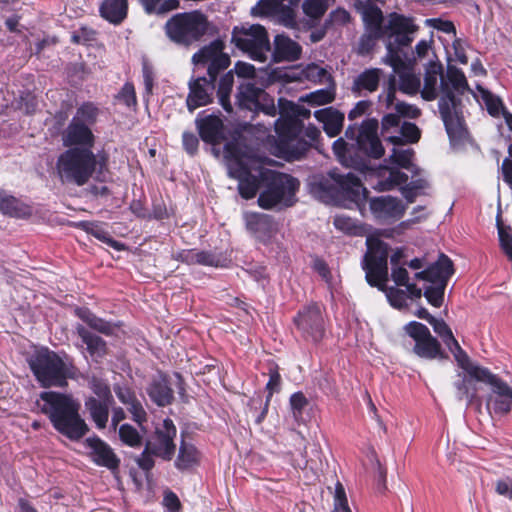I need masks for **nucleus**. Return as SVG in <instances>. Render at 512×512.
Wrapping results in <instances>:
<instances>
[{
  "mask_svg": "<svg viewBox=\"0 0 512 512\" xmlns=\"http://www.w3.org/2000/svg\"><path fill=\"white\" fill-rule=\"evenodd\" d=\"M370 212L379 223L392 224L402 218L406 206L392 196H379L369 200Z\"/></svg>",
  "mask_w": 512,
  "mask_h": 512,
  "instance_id": "6ab92c4d",
  "label": "nucleus"
},
{
  "mask_svg": "<svg viewBox=\"0 0 512 512\" xmlns=\"http://www.w3.org/2000/svg\"><path fill=\"white\" fill-rule=\"evenodd\" d=\"M299 182L287 174L275 175L268 187L259 195L258 204L264 209L289 207L295 202Z\"/></svg>",
  "mask_w": 512,
  "mask_h": 512,
  "instance_id": "ddd939ff",
  "label": "nucleus"
},
{
  "mask_svg": "<svg viewBox=\"0 0 512 512\" xmlns=\"http://www.w3.org/2000/svg\"><path fill=\"white\" fill-rule=\"evenodd\" d=\"M323 484L328 493L330 512H352L346 489L337 477L335 466L327 472Z\"/></svg>",
  "mask_w": 512,
  "mask_h": 512,
  "instance_id": "aec40b11",
  "label": "nucleus"
},
{
  "mask_svg": "<svg viewBox=\"0 0 512 512\" xmlns=\"http://www.w3.org/2000/svg\"><path fill=\"white\" fill-rule=\"evenodd\" d=\"M76 332L94 361H99L107 354L106 342L100 336L92 333L83 325H77Z\"/></svg>",
  "mask_w": 512,
  "mask_h": 512,
  "instance_id": "c756f323",
  "label": "nucleus"
},
{
  "mask_svg": "<svg viewBox=\"0 0 512 512\" xmlns=\"http://www.w3.org/2000/svg\"><path fill=\"white\" fill-rule=\"evenodd\" d=\"M76 315L83 320L91 329L104 334L106 336H112L119 329V325L117 323H112L106 321L90 310L86 308H78L76 309Z\"/></svg>",
  "mask_w": 512,
  "mask_h": 512,
  "instance_id": "2f4dec72",
  "label": "nucleus"
},
{
  "mask_svg": "<svg viewBox=\"0 0 512 512\" xmlns=\"http://www.w3.org/2000/svg\"><path fill=\"white\" fill-rule=\"evenodd\" d=\"M98 115V107L91 102H86L77 108L71 120L91 127L96 122Z\"/></svg>",
  "mask_w": 512,
  "mask_h": 512,
  "instance_id": "79ce46f5",
  "label": "nucleus"
},
{
  "mask_svg": "<svg viewBox=\"0 0 512 512\" xmlns=\"http://www.w3.org/2000/svg\"><path fill=\"white\" fill-rule=\"evenodd\" d=\"M200 460L201 453L197 448L191 443L182 441L174 464L178 470L185 471L198 466Z\"/></svg>",
  "mask_w": 512,
  "mask_h": 512,
  "instance_id": "72a5a7b5",
  "label": "nucleus"
},
{
  "mask_svg": "<svg viewBox=\"0 0 512 512\" xmlns=\"http://www.w3.org/2000/svg\"><path fill=\"white\" fill-rule=\"evenodd\" d=\"M88 386L98 397L97 400H113L109 385L96 376L88 377Z\"/></svg>",
  "mask_w": 512,
  "mask_h": 512,
  "instance_id": "864d4df0",
  "label": "nucleus"
},
{
  "mask_svg": "<svg viewBox=\"0 0 512 512\" xmlns=\"http://www.w3.org/2000/svg\"><path fill=\"white\" fill-rule=\"evenodd\" d=\"M425 24L428 27L434 28L438 31L450 34H456V29L454 24L449 20H444L441 18H429L425 20Z\"/></svg>",
  "mask_w": 512,
  "mask_h": 512,
  "instance_id": "e2e57ef3",
  "label": "nucleus"
},
{
  "mask_svg": "<svg viewBox=\"0 0 512 512\" xmlns=\"http://www.w3.org/2000/svg\"><path fill=\"white\" fill-rule=\"evenodd\" d=\"M344 113L333 107L322 109V129L329 137L337 136L344 123Z\"/></svg>",
  "mask_w": 512,
  "mask_h": 512,
  "instance_id": "e433bc0d",
  "label": "nucleus"
},
{
  "mask_svg": "<svg viewBox=\"0 0 512 512\" xmlns=\"http://www.w3.org/2000/svg\"><path fill=\"white\" fill-rule=\"evenodd\" d=\"M0 211L12 217H24L30 213L29 207L14 196L0 191Z\"/></svg>",
  "mask_w": 512,
  "mask_h": 512,
  "instance_id": "58836bf2",
  "label": "nucleus"
},
{
  "mask_svg": "<svg viewBox=\"0 0 512 512\" xmlns=\"http://www.w3.org/2000/svg\"><path fill=\"white\" fill-rule=\"evenodd\" d=\"M380 38H383V36L380 34L369 33L365 31V33L361 36L358 43V54L363 56L369 54L376 45V41Z\"/></svg>",
  "mask_w": 512,
  "mask_h": 512,
  "instance_id": "13d9d810",
  "label": "nucleus"
},
{
  "mask_svg": "<svg viewBox=\"0 0 512 512\" xmlns=\"http://www.w3.org/2000/svg\"><path fill=\"white\" fill-rule=\"evenodd\" d=\"M346 179L350 185L349 189L347 190L348 197L353 203H355L357 206H360L361 202L366 198V194L368 193L366 188L361 185L359 178L353 173H348L346 175Z\"/></svg>",
  "mask_w": 512,
  "mask_h": 512,
  "instance_id": "de8ad7c7",
  "label": "nucleus"
},
{
  "mask_svg": "<svg viewBox=\"0 0 512 512\" xmlns=\"http://www.w3.org/2000/svg\"><path fill=\"white\" fill-rule=\"evenodd\" d=\"M399 136H387V141L393 144L389 161L398 167L407 169L412 174V180L408 183V175L397 167H381L378 171V182L375 185L380 191H389L399 188L402 196L408 203L424 194L429 187L423 170L413 164L414 150L405 143H401Z\"/></svg>",
  "mask_w": 512,
  "mask_h": 512,
  "instance_id": "f257e3e1",
  "label": "nucleus"
},
{
  "mask_svg": "<svg viewBox=\"0 0 512 512\" xmlns=\"http://www.w3.org/2000/svg\"><path fill=\"white\" fill-rule=\"evenodd\" d=\"M445 288L443 282L438 285L429 284L424 290V296L431 305L440 307L443 303Z\"/></svg>",
  "mask_w": 512,
  "mask_h": 512,
  "instance_id": "6e6d98bb",
  "label": "nucleus"
},
{
  "mask_svg": "<svg viewBox=\"0 0 512 512\" xmlns=\"http://www.w3.org/2000/svg\"><path fill=\"white\" fill-rule=\"evenodd\" d=\"M378 121L369 119L364 121L356 130L349 126L345 132V136L350 139L355 138L357 149L364 155L379 159L384 155V148L377 134Z\"/></svg>",
  "mask_w": 512,
  "mask_h": 512,
  "instance_id": "2eb2a0df",
  "label": "nucleus"
},
{
  "mask_svg": "<svg viewBox=\"0 0 512 512\" xmlns=\"http://www.w3.org/2000/svg\"><path fill=\"white\" fill-rule=\"evenodd\" d=\"M280 117L275 121L278 136L276 153L288 160L299 159L308 149V143L299 136L304 127L303 120L308 119L311 111L291 101L279 100Z\"/></svg>",
  "mask_w": 512,
  "mask_h": 512,
  "instance_id": "7ed1b4c3",
  "label": "nucleus"
},
{
  "mask_svg": "<svg viewBox=\"0 0 512 512\" xmlns=\"http://www.w3.org/2000/svg\"><path fill=\"white\" fill-rule=\"evenodd\" d=\"M322 105L330 103L335 97V86L332 82L331 75L322 68Z\"/></svg>",
  "mask_w": 512,
  "mask_h": 512,
  "instance_id": "680f3d73",
  "label": "nucleus"
},
{
  "mask_svg": "<svg viewBox=\"0 0 512 512\" xmlns=\"http://www.w3.org/2000/svg\"><path fill=\"white\" fill-rule=\"evenodd\" d=\"M467 372L478 382H484L491 386L492 393L487 399V406L489 408H492L498 414H506L510 411L512 406V388L506 382L492 374L487 368L477 364L472 366Z\"/></svg>",
  "mask_w": 512,
  "mask_h": 512,
  "instance_id": "4468645a",
  "label": "nucleus"
},
{
  "mask_svg": "<svg viewBox=\"0 0 512 512\" xmlns=\"http://www.w3.org/2000/svg\"><path fill=\"white\" fill-rule=\"evenodd\" d=\"M176 427L172 420L165 419L162 424L156 427L154 434L147 440L145 449L137 458V463L143 470H150L154 466L153 457H159L163 460H171L176 445Z\"/></svg>",
  "mask_w": 512,
  "mask_h": 512,
  "instance_id": "9d476101",
  "label": "nucleus"
},
{
  "mask_svg": "<svg viewBox=\"0 0 512 512\" xmlns=\"http://www.w3.org/2000/svg\"><path fill=\"white\" fill-rule=\"evenodd\" d=\"M112 403L113 400H97L93 396L85 400V408L88 410L97 428L104 429L106 427L109 418V407Z\"/></svg>",
  "mask_w": 512,
  "mask_h": 512,
  "instance_id": "473e14b6",
  "label": "nucleus"
},
{
  "mask_svg": "<svg viewBox=\"0 0 512 512\" xmlns=\"http://www.w3.org/2000/svg\"><path fill=\"white\" fill-rule=\"evenodd\" d=\"M365 31L383 35L384 23L382 11L376 6H367L362 12Z\"/></svg>",
  "mask_w": 512,
  "mask_h": 512,
  "instance_id": "4c0bfd02",
  "label": "nucleus"
},
{
  "mask_svg": "<svg viewBox=\"0 0 512 512\" xmlns=\"http://www.w3.org/2000/svg\"><path fill=\"white\" fill-rule=\"evenodd\" d=\"M120 440L131 447H139L142 444V435L130 424H123L119 427Z\"/></svg>",
  "mask_w": 512,
  "mask_h": 512,
  "instance_id": "603ef678",
  "label": "nucleus"
},
{
  "mask_svg": "<svg viewBox=\"0 0 512 512\" xmlns=\"http://www.w3.org/2000/svg\"><path fill=\"white\" fill-rule=\"evenodd\" d=\"M126 407L130 412L133 421H135L139 425L143 433H146V429L143 427V424L147 422V413L143 408L141 402L138 399H136Z\"/></svg>",
  "mask_w": 512,
  "mask_h": 512,
  "instance_id": "bf43d9fd",
  "label": "nucleus"
},
{
  "mask_svg": "<svg viewBox=\"0 0 512 512\" xmlns=\"http://www.w3.org/2000/svg\"><path fill=\"white\" fill-rule=\"evenodd\" d=\"M232 43L251 59L265 62L271 51L268 33L260 24L244 23L232 30Z\"/></svg>",
  "mask_w": 512,
  "mask_h": 512,
  "instance_id": "f8f14e48",
  "label": "nucleus"
},
{
  "mask_svg": "<svg viewBox=\"0 0 512 512\" xmlns=\"http://www.w3.org/2000/svg\"><path fill=\"white\" fill-rule=\"evenodd\" d=\"M196 123L203 141L215 145L224 139L223 122L218 116L208 115Z\"/></svg>",
  "mask_w": 512,
  "mask_h": 512,
  "instance_id": "c85d7f7f",
  "label": "nucleus"
},
{
  "mask_svg": "<svg viewBox=\"0 0 512 512\" xmlns=\"http://www.w3.org/2000/svg\"><path fill=\"white\" fill-rule=\"evenodd\" d=\"M248 231L260 241L266 242L275 230L272 219L265 214L246 213L244 215Z\"/></svg>",
  "mask_w": 512,
  "mask_h": 512,
  "instance_id": "bb28decb",
  "label": "nucleus"
},
{
  "mask_svg": "<svg viewBox=\"0 0 512 512\" xmlns=\"http://www.w3.org/2000/svg\"><path fill=\"white\" fill-rule=\"evenodd\" d=\"M350 22V14L348 11L342 8H337L333 10L329 18L325 21L324 26H322V36L324 35V30L333 28L338 29L342 26H345Z\"/></svg>",
  "mask_w": 512,
  "mask_h": 512,
  "instance_id": "3c124183",
  "label": "nucleus"
},
{
  "mask_svg": "<svg viewBox=\"0 0 512 512\" xmlns=\"http://www.w3.org/2000/svg\"><path fill=\"white\" fill-rule=\"evenodd\" d=\"M395 136L401 137V143H414L420 138L418 127L410 122H404L398 129Z\"/></svg>",
  "mask_w": 512,
  "mask_h": 512,
  "instance_id": "4d7b16f0",
  "label": "nucleus"
},
{
  "mask_svg": "<svg viewBox=\"0 0 512 512\" xmlns=\"http://www.w3.org/2000/svg\"><path fill=\"white\" fill-rule=\"evenodd\" d=\"M430 325L433 327V330L436 334L441 337L444 344L453 354L457 364L463 369L468 371L472 366L475 365L473 363L467 353L461 348L458 341L453 336V333L450 327L446 324L443 319H432Z\"/></svg>",
  "mask_w": 512,
  "mask_h": 512,
  "instance_id": "412c9836",
  "label": "nucleus"
},
{
  "mask_svg": "<svg viewBox=\"0 0 512 512\" xmlns=\"http://www.w3.org/2000/svg\"><path fill=\"white\" fill-rule=\"evenodd\" d=\"M404 329L414 340L413 352L418 357L429 360L443 357L439 341L431 335L427 326L411 321L405 325Z\"/></svg>",
  "mask_w": 512,
  "mask_h": 512,
  "instance_id": "dca6fc26",
  "label": "nucleus"
},
{
  "mask_svg": "<svg viewBox=\"0 0 512 512\" xmlns=\"http://www.w3.org/2000/svg\"><path fill=\"white\" fill-rule=\"evenodd\" d=\"M402 256L403 253L401 250H397L391 255V278L397 286H405L411 297L420 298L422 296V290L418 288L415 283L409 282L407 269L400 265Z\"/></svg>",
  "mask_w": 512,
  "mask_h": 512,
  "instance_id": "cd10ccee",
  "label": "nucleus"
},
{
  "mask_svg": "<svg viewBox=\"0 0 512 512\" xmlns=\"http://www.w3.org/2000/svg\"><path fill=\"white\" fill-rule=\"evenodd\" d=\"M382 71L378 68H370L363 71L354 81L358 91L374 92L378 89Z\"/></svg>",
  "mask_w": 512,
  "mask_h": 512,
  "instance_id": "ea45409f",
  "label": "nucleus"
},
{
  "mask_svg": "<svg viewBox=\"0 0 512 512\" xmlns=\"http://www.w3.org/2000/svg\"><path fill=\"white\" fill-rule=\"evenodd\" d=\"M63 145L69 148H88L94 144V135L90 127L70 121L62 133Z\"/></svg>",
  "mask_w": 512,
  "mask_h": 512,
  "instance_id": "5701e85b",
  "label": "nucleus"
},
{
  "mask_svg": "<svg viewBox=\"0 0 512 512\" xmlns=\"http://www.w3.org/2000/svg\"><path fill=\"white\" fill-rule=\"evenodd\" d=\"M439 112L444 122L446 132L452 145L463 144L468 139V130L465 125L462 103L457 95L470 89L464 72L456 66L449 65L446 75H441Z\"/></svg>",
  "mask_w": 512,
  "mask_h": 512,
  "instance_id": "f03ea898",
  "label": "nucleus"
},
{
  "mask_svg": "<svg viewBox=\"0 0 512 512\" xmlns=\"http://www.w3.org/2000/svg\"><path fill=\"white\" fill-rule=\"evenodd\" d=\"M453 272L452 261L446 255L440 254L438 260L426 268L427 282L436 285L443 282L444 286H447Z\"/></svg>",
  "mask_w": 512,
  "mask_h": 512,
  "instance_id": "7c9ffc66",
  "label": "nucleus"
},
{
  "mask_svg": "<svg viewBox=\"0 0 512 512\" xmlns=\"http://www.w3.org/2000/svg\"><path fill=\"white\" fill-rule=\"evenodd\" d=\"M233 82H234L233 74L231 72H228L220 79L219 87H218V91H217L219 103L223 107V109L228 113L232 112V104L230 102V93L232 91Z\"/></svg>",
  "mask_w": 512,
  "mask_h": 512,
  "instance_id": "37998d69",
  "label": "nucleus"
},
{
  "mask_svg": "<svg viewBox=\"0 0 512 512\" xmlns=\"http://www.w3.org/2000/svg\"><path fill=\"white\" fill-rule=\"evenodd\" d=\"M320 314L317 305L308 307L307 309L300 312L295 319L296 324L303 330L313 328L318 324Z\"/></svg>",
  "mask_w": 512,
  "mask_h": 512,
  "instance_id": "8fccbe9b",
  "label": "nucleus"
},
{
  "mask_svg": "<svg viewBox=\"0 0 512 512\" xmlns=\"http://www.w3.org/2000/svg\"><path fill=\"white\" fill-rule=\"evenodd\" d=\"M400 124V115L389 113L382 119V135L387 140V136H395L392 130L397 133Z\"/></svg>",
  "mask_w": 512,
  "mask_h": 512,
  "instance_id": "052dcab7",
  "label": "nucleus"
},
{
  "mask_svg": "<svg viewBox=\"0 0 512 512\" xmlns=\"http://www.w3.org/2000/svg\"><path fill=\"white\" fill-rule=\"evenodd\" d=\"M301 46L284 34H278L273 41L272 58L275 63L295 61L300 58Z\"/></svg>",
  "mask_w": 512,
  "mask_h": 512,
  "instance_id": "a878e982",
  "label": "nucleus"
},
{
  "mask_svg": "<svg viewBox=\"0 0 512 512\" xmlns=\"http://www.w3.org/2000/svg\"><path fill=\"white\" fill-rule=\"evenodd\" d=\"M29 367L43 387H64L68 378H76L77 369L70 361H64L58 354L41 349L32 355Z\"/></svg>",
  "mask_w": 512,
  "mask_h": 512,
  "instance_id": "0eeeda50",
  "label": "nucleus"
},
{
  "mask_svg": "<svg viewBox=\"0 0 512 512\" xmlns=\"http://www.w3.org/2000/svg\"><path fill=\"white\" fill-rule=\"evenodd\" d=\"M466 374L462 376V379L455 383L457 389V398L459 400H467L468 405L472 403L476 396L477 389L474 381H477L474 377H471L466 370Z\"/></svg>",
  "mask_w": 512,
  "mask_h": 512,
  "instance_id": "c03bdc74",
  "label": "nucleus"
},
{
  "mask_svg": "<svg viewBox=\"0 0 512 512\" xmlns=\"http://www.w3.org/2000/svg\"><path fill=\"white\" fill-rule=\"evenodd\" d=\"M56 171L62 183L83 186L92 177L104 179L107 157L104 153L94 154L88 148H69L58 157Z\"/></svg>",
  "mask_w": 512,
  "mask_h": 512,
  "instance_id": "20e7f679",
  "label": "nucleus"
},
{
  "mask_svg": "<svg viewBox=\"0 0 512 512\" xmlns=\"http://www.w3.org/2000/svg\"><path fill=\"white\" fill-rule=\"evenodd\" d=\"M211 24L201 11L178 13L165 25L166 34L175 43L189 46L208 33Z\"/></svg>",
  "mask_w": 512,
  "mask_h": 512,
  "instance_id": "1a4fd4ad",
  "label": "nucleus"
},
{
  "mask_svg": "<svg viewBox=\"0 0 512 512\" xmlns=\"http://www.w3.org/2000/svg\"><path fill=\"white\" fill-rule=\"evenodd\" d=\"M148 394L151 400L159 406L168 405L173 399V391L164 379L153 381L148 389Z\"/></svg>",
  "mask_w": 512,
  "mask_h": 512,
  "instance_id": "a19ab883",
  "label": "nucleus"
},
{
  "mask_svg": "<svg viewBox=\"0 0 512 512\" xmlns=\"http://www.w3.org/2000/svg\"><path fill=\"white\" fill-rule=\"evenodd\" d=\"M224 158L228 174L238 180V190L245 199L253 198L258 189L259 181L251 171L255 169L254 160L248 156L240 155L234 143H227L224 147Z\"/></svg>",
  "mask_w": 512,
  "mask_h": 512,
  "instance_id": "9b49d317",
  "label": "nucleus"
},
{
  "mask_svg": "<svg viewBox=\"0 0 512 512\" xmlns=\"http://www.w3.org/2000/svg\"><path fill=\"white\" fill-rule=\"evenodd\" d=\"M36 108L37 101L33 95L30 93L21 95L17 104V109L23 111L26 114H33L36 111Z\"/></svg>",
  "mask_w": 512,
  "mask_h": 512,
  "instance_id": "69168bd1",
  "label": "nucleus"
},
{
  "mask_svg": "<svg viewBox=\"0 0 512 512\" xmlns=\"http://www.w3.org/2000/svg\"><path fill=\"white\" fill-rule=\"evenodd\" d=\"M83 227L86 229V231L100 240L101 242L107 244L108 246L112 247L113 249L117 251H121L124 249V244H122L119 241L114 240L110 234L103 229L101 226L93 223H83Z\"/></svg>",
  "mask_w": 512,
  "mask_h": 512,
  "instance_id": "49530a36",
  "label": "nucleus"
},
{
  "mask_svg": "<svg viewBox=\"0 0 512 512\" xmlns=\"http://www.w3.org/2000/svg\"><path fill=\"white\" fill-rule=\"evenodd\" d=\"M41 411L46 414L53 427L71 440L82 438L88 431L87 424L79 414V403L71 396L53 391L42 392Z\"/></svg>",
  "mask_w": 512,
  "mask_h": 512,
  "instance_id": "423d86ee",
  "label": "nucleus"
},
{
  "mask_svg": "<svg viewBox=\"0 0 512 512\" xmlns=\"http://www.w3.org/2000/svg\"><path fill=\"white\" fill-rule=\"evenodd\" d=\"M417 26L411 17L396 12L390 13L384 23L383 39L386 42L387 54L384 62L397 71L403 61L398 53L400 47L411 44Z\"/></svg>",
  "mask_w": 512,
  "mask_h": 512,
  "instance_id": "6e6552de",
  "label": "nucleus"
},
{
  "mask_svg": "<svg viewBox=\"0 0 512 512\" xmlns=\"http://www.w3.org/2000/svg\"><path fill=\"white\" fill-rule=\"evenodd\" d=\"M255 9L261 16L276 17L278 23L287 28L297 26L295 8L282 4L280 0H260Z\"/></svg>",
  "mask_w": 512,
  "mask_h": 512,
  "instance_id": "4be33fe9",
  "label": "nucleus"
},
{
  "mask_svg": "<svg viewBox=\"0 0 512 512\" xmlns=\"http://www.w3.org/2000/svg\"><path fill=\"white\" fill-rule=\"evenodd\" d=\"M394 72L399 73V87L401 91L410 95H414L419 91L421 84L419 76L410 71L400 73L399 68L397 71L394 70Z\"/></svg>",
  "mask_w": 512,
  "mask_h": 512,
  "instance_id": "09e8293b",
  "label": "nucleus"
},
{
  "mask_svg": "<svg viewBox=\"0 0 512 512\" xmlns=\"http://www.w3.org/2000/svg\"><path fill=\"white\" fill-rule=\"evenodd\" d=\"M214 81L205 77L198 78L189 83L190 92L188 94L186 103L189 111L209 104L212 100L211 95L214 89Z\"/></svg>",
  "mask_w": 512,
  "mask_h": 512,
  "instance_id": "393cba45",
  "label": "nucleus"
},
{
  "mask_svg": "<svg viewBox=\"0 0 512 512\" xmlns=\"http://www.w3.org/2000/svg\"><path fill=\"white\" fill-rule=\"evenodd\" d=\"M118 100L130 107L136 104V95L133 84L126 83L117 96Z\"/></svg>",
  "mask_w": 512,
  "mask_h": 512,
  "instance_id": "0e129e2a",
  "label": "nucleus"
},
{
  "mask_svg": "<svg viewBox=\"0 0 512 512\" xmlns=\"http://www.w3.org/2000/svg\"><path fill=\"white\" fill-rule=\"evenodd\" d=\"M367 252L363 257L362 268L365 271V277L368 284L372 287H378L384 291L390 305L396 309H402L407 306L408 299L411 297L409 292L396 287H387L385 282L388 279V246L383 241L368 237L366 240Z\"/></svg>",
  "mask_w": 512,
  "mask_h": 512,
  "instance_id": "39448f33",
  "label": "nucleus"
},
{
  "mask_svg": "<svg viewBox=\"0 0 512 512\" xmlns=\"http://www.w3.org/2000/svg\"><path fill=\"white\" fill-rule=\"evenodd\" d=\"M476 88L480 93L481 99L484 102L487 111L489 112L490 115L496 117L499 116L501 113H503V115L505 114L503 103L498 96L492 94L490 91L483 88L479 84H477Z\"/></svg>",
  "mask_w": 512,
  "mask_h": 512,
  "instance_id": "a18cd8bd",
  "label": "nucleus"
},
{
  "mask_svg": "<svg viewBox=\"0 0 512 512\" xmlns=\"http://www.w3.org/2000/svg\"><path fill=\"white\" fill-rule=\"evenodd\" d=\"M280 384H281V376H280V374L276 370H271L270 371L269 381L266 384V389L268 390V395H267V398H266V403H265L264 409H263L261 415L257 419L258 423H260L264 419V417L266 416V413H267V410H268V404L270 402V399H271V397H272L274 392L279 391Z\"/></svg>",
  "mask_w": 512,
  "mask_h": 512,
  "instance_id": "5fc2aeb1",
  "label": "nucleus"
},
{
  "mask_svg": "<svg viewBox=\"0 0 512 512\" xmlns=\"http://www.w3.org/2000/svg\"><path fill=\"white\" fill-rule=\"evenodd\" d=\"M128 0H105L101 7V16L113 24L121 23L127 16Z\"/></svg>",
  "mask_w": 512,
  "mask_h": 512,
  "instance_id": "c9c22d12",
  "label": "nucleus"
},
{
  "mask_svg": "<svg viewBox=\"0 0 512 512\" xmlns=\"http://www.w3.org/2000/svg\"><path fill=\"white\" fill-rule=\"evenodd\" d=\"M85 445L89 449V456L99 466L108 469H116L119 465V459L112 448L98 437H90L85 440Z\"/></svg>",
  "mask_w": 512,
  "mask_h": 512,
  "instance_id": "b1692460",
  "label": "nucleus"
},
{
  "mask_svg": "<svg viewBox=\"0 0 512 512\" xmlns=\"http://www.w3.org/2000/svg\"><path fill=\"white\" fill-rule=\"evenodd\" d=\"M442 74V66L441 64H437L434 62L429 63L426 68L425 76H424V86L421 90L422 97L431 101L437 98L438 96V77H441Z\"/></svg>",
  "mask_w": 512,
  "mask_h": 512,
  "instance_id": "f704fd0d",
  "label": "nucleus"
},
{
  "mask_svg": "<svg viewBox=\"0 0 512 512\" xmlns=\"http://www.w3.org/2000/svg\"><path fill=\"white\" fill-rule=\"evenodd\" d=\"M334 226L345 233L352 234L356 229L355 221L345 215H336L334 218Z\"/></svg>",
  "mask_w": 512,
  "mask_h": 512,
  "instance_id": "338daca9",
  "label": "nucleus"
},
{
  "mask_svg": "<svg viewBox=\"0 0 512 512\" xmlns=\"http://www.w3.org/2000/svg\"><path fill=\"white\" fill-rule=\"evenodd\" d=\"M222 40H214L198 50L192 57L196 66H206L212 80H216L218 73L230 65L229 56L224 53Z\"/></svg>",
  "mask_w": 512,
  "mask_h": 512,
  "instance_id": "f3484780",
  "label": "nucleus"
},
{
  "mask_svg": "<svg viewBox=\"0 0 512 512\" xmlns=\"http://www.w3.org/2000/svg\"><path fill=\"white\" fill-rule=\"evenodd\" d=\"M498 234L502 249L512 259V231H506L498 225Z\"/></svg>",
  "mask_w": 512,
  "mask_h": 512,
  "instance_id": "774afa93",
  "label": "nucleus"
},
{
  "mask_svg": "<svg viewBox=\"0 0 512 512\" xmlns=\"http://www.w3.org/2000/svg\"><path fill=\"white\" fill-rule=\"evenodd\" d=\"M237 100L241 108L250 111H262L269 116H275L277 113L274 102L267 93L250 82L240 85Z\"/></svg>",
  "mask_w": 512,
  "mask_h": 512,
  "instance_id": "a211bd4d",
  "label": "nucleus"
}]
</instances>
